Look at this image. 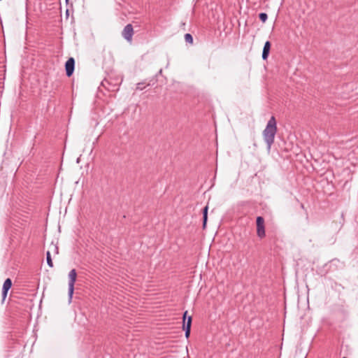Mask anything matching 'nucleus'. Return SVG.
Returning a JSON list of instances; mask_svg holds the SVG:
<instances>
[{"mask_svg": "<svg viewBox=\"0 0 358 358\" xmlns=\"http://www.w3.org/2000/svg\"><path fill=\"white\" fill-rule=\"evenodd\" d=\"M277 133V122L274 116H271L267 122L266 128L263 131V137L266 143L268 150H270L274 143L275 136Z\"/></svg>", "mask_w": 358, "mask_h": 358, "instance_id": "obj_1", "label": "nucleus"}, {"mask_svg": "<svg viewBox=\"0 0 358 358\" xmlns=\"http://www.w3.org/2000/svg\"><path fill=\"white\" fill-rule=\"evenodd\" d=\"M69 297L71 301L73 294L74 285L76 280L77 273L75 269H72L69 273Z\"/></svg>", "mask_w": 358, "mask_h": 358, "instance_id": "obj_2", "label": "nucleus"}, {"mask_svg": "<svg viewBox=\"0 0 358 358\" xmlns=\"http://www.w3.org/2000/svg\"><path fill=\"white\" fill-rule=\"evenodd\" d=\"M9 290H6V289H2V300H1V303L5 301L6 296H7V294H8V292Z\"/></svg>", "mask_w": 358, "mask_h": 358, "instance_id": "obj_13", "label": "nucleus"}, {"mask_svg": "<svg viewBox=\"0 0 358 358\" xmlns=\"http://www.w3.org/2000/svg\"><path fill=\"white\" fill-rule=\"evenodd\" d=\"M190 329H184L185 331V337L187 338L189 336V334H190Z\"/></svg>", "mask_w": 358, "mask_h": 358, "instance_id": "obj_14", "label": "nucleus"}, {"mask_svg": "<svg viewBox=\"0 0 358 358\" xmlns=\"http://www.w3.org/2000/svg\"><path fill=\"white\" fill-rule=\"evenodd\" d=\"M75 60L73 57H70L65 64V69L66 76L70 77L74 71Z\"/></svg>", "mask_w": 358, "mask_h": 358, "instance_id": "obj_5", "label": "nucleus"}, {"mask_svg": "<svg viewBox=\"0 0 358 358\" xmlns=\"http://www.w3.org/2000/svg\"><path fill=\"white\" fill-rule=\"evenodd\" d=\"M12 284L11 279L7 278L3 284L2 289L9 290L12 287Z\"/></svg>", "mask_w": 358, "mask_h": 358, "instance_id": "obj_8", "label": "nucleus"}, {"mask_svg": "<svg viewBox=\"0 0 358 358\" xmlns=\"http://www.w3.org/2000/svg\"><path fill=\"white\" fill-rule=\"evenodd\" d=\"M259 19L261 20V21L262 22H265L268 18V15L266 13H261L259 15Z\"/></svg>", "mask_w": 358, "mask_h": 358, "instance_id": "obj_12", "label": "nucleus"}, {"mask_svg": "<svg viewBox=\"0 0 358 358\" xmlns=\"http://www.w3.org/2000/svg\"><path fill=\"white\" fill-rule=\"evenodd\" d=\"M53 247L55 248V249L56 250V252L58 253V248H57V247L55 246V245H54Z\"/></svg>", "mask_w": 358, "mask_h": 358, "instance_id": "obj_16", "label": "nucleus"}, {"mask_svg": "<svg viewBox=\"0 0 358 358\" xmlns=\"http://www.w3.org/2000/svg\"><path fill=\"white\" fill-rule=\"evenodd\" d=\"M257 224V235L259 238H263L266 236L265 233V225H264V219L258 216L256 220Z\"/></svg>", "mask_w": 358, "mask_h": 358, "instance_id": "obj_3", "label": "nucleus"}, {"mask_svg": "<svg viewBox=\"0 0 358 358\" xmlns=\"http://www.w3.org/2000/svg\"><path fill=\"white\" fill-rule=\"evenodd\" d=\"M343 358H347V357H343Z\"/></svg>", "mask_w": 358, "mask_h": 358, "instance_id": "obj_18", "label": "nucleus"}, {"mask_svg": "<svg viewBox=\"0 0 358 358\" xmlns=\"http://www.w3.org/2000/svg\"><path fill=\"white\" fill-rule=\"evenodd\" d=\"M208 206H206L203 210V227L205 228L208 219Z\"/></svg>", "mask_w": 358, "mask_h": 358, "instance_id": "obj_9", "label": "nucleus"}, {"mask_svg": "<svg viewBox=\"0 0 358 358\" xmlns=\"http://www.w3.org/2000/svg\"><path fill=\"white\" fill-rule=\"evenodd\" d=\"M185 41L187 43H192V42H193V38L190 34H186L185 35Z\"/></svg>", "mask_w": 358, "mask_h": 358, "instance_id": "obj_11", "label": "nucleus"}, {"mask_svg": "<svg viewBox=\"0 0 358 358\" xmlns=\"http://www.w3.org/2000/svg\"><path fill=\"white\" fill-rule=\"evenodd\" d=\"M137 89H138V90H143V87H142V86H141V83H138V84L137 85Z\"/></svg>", "mask_w": 358, "mask_h": 358, "instance_id": "obj_15", "label": "nucleus"}, {"mask_svg": "<svg viewBox=\"0 0 358 358\" xmlns=\"http://www.w3.org/2000/svg\"><path fill=\"white\" fill-rule=\"evenodd\" d=\"M69 0H66V1L67 2Z\"/></svg>", "mask_w": 358, "mask_h": 358, "instance_id": "obj_17", "label": "nucleus"}, {"mask_svg": "<svg viewBox=\"0 0 358 358\" xmlns=\"http://www.w3.org/2000/svg\"><path fill=\"white\" fill-rule=\"evenodd\" d=\"M123 38L127 41L131 42L132 41V36L134 35V29L131 24L126 25L122 31V34Z\"/></svg>", "mask_w": 358, "mask_h": 358, "instance_id": "obj_4", "label": "nucleus"}, {"mask_svg": "<svg viewBox=\"0 0 358 358\" xmlns=\"http://www.w3.org/2000/svg\"><path fill=\"white\" fill-rule=\"evenodd\" d=\"M270 48H271L270 42L269 41H266L264 43V48H263V52H262V59H267V57L268 56Z\"/></svg>", "mask_w": 358, "mask_h": 358, "instance_id": "obj_6", "label": "nucleus"}, {"mask_svg": "<svg viewBox=\"0 0 358 358\" xmlns=\"http://www.w3.org/2000/svg\"><path fill=\"white\" fill-rule=\"evenodd\" d=\"M46 260H47L48 265L50 268H52L53 267V263H52V259H51V255H50V251H48L46 252Z\"/></svg>", "mask_w": 358, "mask_h": 358, "instance_id": "obj_10", "label": "nucleus"}, {"mask_svg": "<svg viewBox=\"0 0 358 358\" xmlns=\"http://www.w3.org/2000/svg\"><path fill=\"white\" fill-rule=\"evenodd\" d=\"M187 311L185 312L183 315V329H191V324H192V317L189 316L186 321V315H187Z\"/></svg>", "mask_w": 358, "mask_h": 358, "instance_id": "obj_7", "label": "nucleus"}]
</instances>
